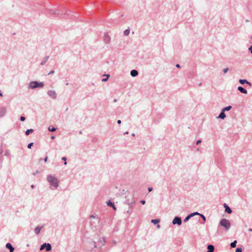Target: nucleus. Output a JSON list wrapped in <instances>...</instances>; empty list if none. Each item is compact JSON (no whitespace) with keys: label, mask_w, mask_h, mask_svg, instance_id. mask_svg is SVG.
I'll list each match as a JSON object with an SVG mask.
<instances>
[{"label":"nucleus","mask_w":252,"mask_h":252,"mask_svg":"<svg viewBox=\"0 0 252 252\" xmlns=\"http://www.w3.org/2000/svg\"><path fill=\"white\" fill-rule=\"evenodd\" d=\"M47 180L50 185L57 188L59 186V181L57 178L52 175H48Z\"/></svg>","instance_id":"nucleus-1"},{"label":"nucleus","mask_w":252,"mask_h":252,"mask_svg":"<svg viewBox=\"0 0 252 252\" xmlns=\"http://www.w3.org/2000/svg\"><path fill=\"white\" fill-rule=\"evenodd\" d=\"M44 86V84L42 82H38L37 81H32L30 82L29 85V88L31 89H35L36 88H41Z\"/></svg>","instance_id":"nucleus-2"},{"label":"nucleus","mask_w":252,"mask_h":252,"mask_svg":"<svg viewBox=\"0 0 252 252\" xmlns=\"http://www.w3.org/2000/svg\"><path fill=\"white\" fill-rule=\"evenodd\" d=\"M219 224L224 227L225 230L227 231L230 229L231 223L228 220L226 219H222L220 220Z\"/></svg>","instance_id":"nucleus-3"},{"label":"nucleus","mask_w":252,"mask_h":252,"mask_svg":"<svg viewBox=\"0 0 252 252\" xmlns=\"http://www.w3.org/2000/svg\"><path fill=\"white\" fill-rule=\"evenodd\" d=\"M44 249H45L47 252H49L52 249V246L50 243H44L42 244L40 247L39 250L42 251Z\"/></svg>","instance_id":"nucleus-4"},{"label":"nucleus","mask_w":252,"mask_h":252,"mask_svg":"<svg viewBox=\"0 0 252 252\" xmlns=\"http://www.w3.org/2000/svg\"><path fill=\"white\" fill-rule=\"evenodd\" d=\"M172 223L173 225L177 224L178 226H180L182 223L181 217L179 216H175L173 219Z\"/></svg>","instance_id":"nucleus-5"},{"label":"nucleus","mask_w":252,"mask_h":252,"mask_svg":"<svg viewBox=\"0 0 252 252\" xmlns=\"http://www.w3.org/2000/svg\"><path fill=\"white\" fill-rule=\"evenodd\" d=\"M125 203L128 205L129 207H131L134 204H135V201L132 197L131 198V199L126 198L125 201Z\"/></svg>","instance_id":"nucleus-6"},{"label":"nucleus","mask_w":252,"mask_h":252,"mask_svg":"<svg viewBox=\"0 0 252 252\" xmlns=\"http://www.w3.org/2000/svg\"><path fill=\"white\" fill-rule=\"evenodd\" d=\"M47 94L53 98V99H55L57 97V94L55 91L53 90H49L47 92Z\"/></svg>","instance_id":"nucleus-7"},{"label":"nucleus","mask_w":252,"mask_h":252,"mask_svg":"<svg viewBox=\"0 0 252 252\" xmlns=\"http://www.w3.org/2000/svg\"><path fill=\"white\" fill-rule=\"evenodd\" d=\"M223 207L224 208L225 213L229 214L232 213V211L231 208L228 205H227L226 203H224Z\"/></svg>","instance_id":"nucleus-8"},{"label":"nucleus","mask_w":252,"mask_h":252,"mask_svg":"<svg viewBox=\"0 0 252 252\" xmlns=\"http://www.w3.org/2000/svg\"><path fill=\"white\" fill-rule=\"evenodd\" d=\"M107 205L110 207H112L114 210H116V207L114 204V202L111 201L110 200L106 202Z\"/></svg>","instance_id":"nucleus-9"},{"label":"nucleus","mask_w":252,"mask_h":252,"mask_svg":"<svg viewBox=\"0 0 252 252\" xmlns=\"http://www.w3.org/2000/svg\"><path fill=\"white\" fill-rule=\"evenodd\" d=\"M239 83H240L242 85H244V84H246L249 85L250 86H252V83L251 82H250L249 81H248L246 79H240L239 80Z\"/></svg>","instance_id":"nucleus-10"},{"label":"nucleus","mask_w":252,"mask_h":252,"mask_svg":"<svg viewBox=\"0 0 252 252\" xmlns=\"http://www.w3.org/2000/svg\"><path fill=\"white\" fill-rule=\"evenodd\" d=\"M7 112V109L5 107H2L0 108V118H1L4 116Z\"/></svg>","instance_id":"nucleus-11"},{"label":"nucleus","mask_w":252,"mask_h":252,"mask_svg":"<svg viewBox=\"0 0 252 252\" xmlns=\"http://www.w3.org/2000/svg\"><path fill=\"white\" fill-rule=\"evenodd\" d=\"M5 247L6 249L9 250L10 252H13L14 251V248L10 243H6Z\"/></svg>","instance_id":"nucleus-12"},{"label":"nucleus","mask_w":252,"mask_h":252,"mask_svg":"<svg viewBox=\"0 0 252 252\" xmlns=\"http://www.w3.org/2000/svg\"><path fill=\"white\" fill-rule=\"evenodd\" d=\"M111 40L110 36L107 33H104V41L106 43L110 42Z\"/></svg>","instance_id":"nucleus-13"},{"label":"nucleus","mask_w":252,"mask_h":252,"mask_svg":"<svg viewBox=\"0 0 252 252\" xmlns=\"http://www.w3.org/2000/svg\"><path fill=\"white\" fill-rule=\"evenodd\" d=\"M237 89L240 92H241L242 94H248V91H247V90L242 86H238L237 88Z\"/></svg>","instance_id":"nucleus-14"},{"label":"nucleus","mask_w":252,"mask_h":252,"mask_svg":"<svg viewBox=\"0 0 252 252\" xmlns=\"http://www.w3.org/2000/svg\"><path fill=\"white\" fill-rule=\"evenodd\" d=\"M226 117V115L225 114V112L222 110H221V112L219 115L217 117L218 119H224Z\"/></svg>","instance_id":"nucleus-15"},{"label":"nucleus","mask_w":252,"mask_h":252,"mask_svg":"<svg viewBox=\"0 0 252 252\" xmlns=\"http://www.w3.org/2000/svg\"><path fill=\"white\" fill-rule=\"evenodd\" d=\"M43 227V226L42 225V226H39V225H38L37 226L35 229H34V232L36 234H39L41 229Z\"/></svg>","instance_id":"nucleus-16"},{"label":"nucleus","mask_w":252,"mask_h":252,"mask_svg":"<svg viewBox=\"0 0 252 252\" xmlns=\"http://www.w3.org/2000/svg\"><path fill=\"white\" fill-rule=\"evenodd\" d=\"M214 249H215V248L213 245H212V244L208 245L207 246V252H214Z\"/></svg>","instance_id":"nucleus-17"},{"label":"nucleus","mask_w":252,"mask_h":252,"mask_svg":"<svg viewBox=\"0 0 252 252\" xmlns=\"http://www.w3.org/2000/svg\"><path fill=\"white\" fill-rule=\"evenodd\" d=\"M138 72L136 69H132L130 71V75L132 77H136L138 75Z\"/></svg>","instance_id":"nucleus-18"},{"label":"nucleus","mask_w":252,"mask_h":252,"mask_svg":"<svg viewBox=\"0 0 252 252\" xmlns=\"http://www.w3.org/2000/svg\"><path fill=\"white\" fill-rule=\"evenodd\" d=\"M49 56H46L45 57H44V58L43 59L42 61L40 63V64L41 65H44L45 64V63L47 62V61H48V60L49 59Z\"/></svg>","instance_id":"nucleus-19"},{"label":"nucleus","mask_w":252,"mask_h":252,"mask_svg":"<svg viewBox=\"0 0 252 252\" xmlns=\"http://www.w3.org/2000/svg\"><path fill=\"white\" fill-rule=\"evenodd\" d=\"M159 222L160 219H153L151 220V222L155 225L158 224V223H159Z\"/></svg>","instance_id":"nucleus-20"},{"label":"nucleus","mask_w":252,"mask_h":252,"mask_svg":"<svg viewBox=\"0 0 252 252\" xmlns=\"http://www.w3.org/2000/svg\"><path fill=\"white\" fill-rule=\"evenodd\" d=\"M57 129L56 127H54L52 126H50L48 127V130L50 132H54Z\"/></svg>","instance_id":"nucleus-21"},{"label":"nucleus","mask_w":252,"mask_h":252,"mask_svg":"<svg viewBox=\"0 0 252 252\" xmlns=\"http://www.w3.org/2000/svg\"><path fill=\"white\" fill-rule=\"evenodd\" d=\"M99 243L100 244H101V245L100 246V247H101L102 246H104V244H105V240H104V238L103 237H101L99 239Z\"/></svg>","instance_id":"nucleus-22"},{"label":"nucleus","mask_w":252,"mask_h":252,"mask_svg":"<svg viewBox=\"0 0 252 252\" xmlns=\"http://www.w3.org/2000/svg\"><path fill=\"white\" fill-rule=\"evenodd\" d=\"M34 130L32 128L27 129L25 132V134L26 135H29L30 133H32Z\"/></svg>","instance_id":"nucleus-23"},{"label":"nucleus","mask_w":252,"mask_h":252,"mask_svg":"<svg viewBox=\"0 0 252 252\" xmlns=\"http://www.w3.org/2000/svg\"><path fill=\"white\" fill-rule=\"evenodd\" d=\"M237 241L236 240H234V241H233L232 242H231L230 243V247L231 248H235L236 247V244H237Z\"/></svg>","instance_id":"nucleus-24"},{"label":"nucleus","mask_w":252,"mask_h":252,"mask_svg":"<svg viewBox=\"0 0 252 252\" xmlns=\"http://www.w3.org/2000/svg\"><path fill=\"white\" fill-rule=\"evenodd\" d=\"M232 108V106H230V105H229V106H227L226 107H224L223 108H222V110L223 111H229Z\"/></svg>","instance_id":"nucleus-25"},{"label":"nucleus","mask_w":252,"mask_h":252,"mask_svg":"<svg viewBox=\"0 0 252 252\" xmlns=\"http://www.w3.org/2000/svg\"><path fill=\"white\" fill-rule=\"evenodd\" d=\"M130 33V30L129 29H127L124 31V34L125 35H128Z\"/></svg>","instance_id":"nucleus-26"},{"label":"nucleus","mask_w":252,"mask_h":252,"mask_svg":"<svg viewBox=\"0 0 252 252\" xmlns=\"http://www.w3.org/2000/svg\"><path fill=\"white\" fill-rule=\"evenodd\" d=\"M200 216L202 219V220H203L204 221L203 223H204L206 221V218L205 216L204 215L202 214H201L200 215Z\"/></svg>","instance_id":"nucleus-27"},{"label":"nucleus","mask_w":252,"mask_h":252,"mask_svg":"<svg viewBox=\"0 0 252 252\" xmlns=\"http://www.w3.org/2000/svg\"><path fill=\"white\" fill-rule=\"evenodd\" d=\"M242 248L241 247H238L236 248L235 252H242Z\"/></svg>","instance_id":"nucleus-28"},{"label":"nucleus","mask_w":252,"mask_h":252,"mask_svg":"<svg viewBox=\"0 0 252 252\" xmlns=\"http://www.w3.org/2000/svg\"><path fill=\"white\" fill-rule=\"evenodd\" d=\"M62 159L64 161V162L63 163L64 165H66L67 164V162H66L67 158H66L65 157H63L62 158Z\"/></svg>","instance_id":"nucleus-29"},{"label":"nucleus","mask_w":252,"mask_h":252,"mask_svg":"<svg viewBox=\"0 0 252 252\" xmlns=\"http://www.w3.org/2000/svg\"><path fill=\"white\" fill-rule=\"evenodd\" d=\"M34 143L33 142H31V143H30L28 145V148L29 149H31L32 148V147Z\"/></svg>","instance_id":"nucleus-30"},{"label":"nucleus","mask_w":252,"mask_h":252,"mask_svg":"<svg viewBox=\"0 0 252 252\" xmlns=\"http://www.w3.org/2000/svg\"><path fill=\"white\" fill-rule=\"evenodd\" d=\"M50 12L51 13H53L54 14H58L59 13H57V11H55V10H53V9H50Z\"/></svg>","instance_id":"nucleus-31"},{"label":"nucleus","mask_w":252,"mask_h":252,"mask_svg":"<svg viewBox=\"0 0 252 252\" xmlns=\"http://www.w3.org/2000/svg\"><path fill=\"white\" fill-rule=\"evenodd\" d=\"M5 156L7 157L10 156V154L8 150H6L5 152Z\"/></svg>","instance_id":"nucleus-32"},{"label":"nucleus","mask_w":252,"mask_h":252,"mask_svg":"<svg viewBox=\"0 0 252 252\" xmlns=\"http://www.w3.org/2000/svg\"><path fill=\"white\" fill-rule=\"evenodd\" d=\"M187 216H188V217L189 218V219H190V218H191L192 217H194V215H193V213H190V214H189Z\"/></svg>","instance_id":"nucleus-33"},{"label":"nucleus","mask_w":252,"mask_h":252,"mask_svg":"<svg viewBox=\"0 0 252 252\" xmlns=\"http://www.w3.org/2000/svg\"><path fill=\"white\" fill-rule=\"evenodd\" d=\"M187 216H188V217L189 218V219H190V218H191L192 217H194V215H193V213H190V214H189Z\"/></svg>","instance_id":"nucleus-34"},{"label":"nucleus","mask_w":252,"mask_h":252,"mask_svg":"<svg viewBox=\"0 0 252 252\" xmlns=\"http://www.w3.org/2000/svg\"><path fill=\"white\" fill-rule=\"evenodd\" d=\"M25 120H26V118H25V117H24V116H21V117H20V120L21 121L23 122V121H25Z\"/></svg>","instance_id":"nucleus-35"},{"label":"nucleus","mask_w":252,"mask_h":252,"mask_svg":"<svg viewBox=\"0 0 252 252\" xmlns=\"http://www.w3.org/2000/svg\"><path fill=\"white\" fill-rule=\"evenodd\" d=\"M189 220V218L188 216H187V217L184 219V220H183V221H184V222H187Z\"/></svg>","instance_id":"nucleus-36"},{"label":"nucleus","mask_w":252,"mask_h":252,"mask_svg":"<svg viewBox=\"0 0 252 252\" xmlns=\"http://www.w3.org/2000/svg\"><path fill=\"white\" fill-rule=\"evenodd\" d=\"M228 68L226 67L223 69V72L224 73H226L228 71Z\"/></svg>","instance_id":"nucleus-37"},{"label":"nucleus","mask_w":252,"mask_h":252,"mask_svg":"<svg viewBox=\"0 0 252 252\" xmlns=\"http://www.w3.org/2000/svg\"><path fill=\"white\" fill-rule=\"evenodd\" d=\"M193 213L194 216H195V215H199V216H200V215L201 214H200L199 213H198L197 212H194Z\"/></svg>","instance_id":"nucleus-38"},{"label":"nucleus","mask_w":252,"mask_h":252,"mask_svg":"<svg viewBox=\"0 0 252 252\" xmlns=\"http://www.w3.org/2000/svg\"><path fill=\"white\" fill-rule=\"evenodd\" d=\"M103 76H106V78L108 79V78L110 77V75L109 74H103Z\"/></svg>","instance_id":"nucleus-39"},{"label":"nucleus","mask_w":252,"mask_h":252,"mask_svg":"<svg viewBox=\"0 0 252 252\" xmlns=\"http://www.w3.org/2000/svg\"><path fill=\"white\" fill-rule=\"evenodd\" d=\"M140 203H141L142 204L144 205V204L146 203V201H145V200H141L140 201Z\"/></svg>","instance_id":"nucleus-40"},{"label":"nucleus","mask_w":252,"mask_h":252,"mask_svg":"<svg viewBox=\"0 0 252 252\" xmlns=\"http://www.w3.org/2000/svg\"><path fill=\"white\" fill-rule=\"evenodd\" d=\"M201 142V140H198L196 142V144L197 145H199L200 143Z\"/></svg>","instance_id":"nucleus-41"},{"label":"nucleus","mask_w":252,"mask_h":252,"mask_svg":"<svg viewBox=\"0 0 252 252\" xmlns=\"http://www.w3.org/2000/svg\"><path fill=\"white\" fill-rule=\"evenodd\" d=\"M249 50L251 52L252 54V45L249 48Z\"/></svg>","instance_id":"nucleus-42"},{"label":"nucleus","mask_w":252,"mask_h":252,"mask_svg":"<svg viewBox=\"0 0 252 252\" xmlns=\"http://www.w3.org/2000/svg\"><path fill=\"white\" fill-rule=\"evenodd\" d=\"M54 72H55V71L54 70H52L51 71H50L49 72V73H48V75L52 74L54 73Z\"/></svg>","instance_id":"nucleus-43"},{"label":"nucleus","mask_w":252,"mask_h":252,"mask_svg":"<svg viewBox=\"0 0 252 252\" xmlns=\"http://www.w3.org/2000/svg\"><path fill=\"white\" fill-rule=\"evenodd\" d=\"M148 189L149 192H151V191H152L153 190V188L152 187H149Z\"/></svg>","instance_id":"nucleus-44"},{"label":"nucleus","mask_w":252,"mask_h":252,"mask_svg":"<svg viewBox=\"0 0 252 252\" xmlns=\"http://www.w3.org/2000/svg\"><path fill=\"white\" fill-rule=\"evenodd\" d=\"M93 245H94V248H96V244H95V242L94 241H93L92 242Z\"/></svg>","instance_id":"nucleus-45"},{"label":"nucleus","mask_w":252,"mask_h":252,"mask_svg":"<svg viewBox=\"0 0 252 252\" xmlns=\"http://www.w3.org/2000/svg\"><path fill=\"white\" fill-rule=\"evenodd\" d=\"M48 156H46L44 158V161L45 162H47V160H48Z\"/></svg>","instance_id":"nucleus-46"},{"label":"nucleus","mask_w":252,"mask_h":252,"mask_svg":"<svg viewBox=\"0 0 252 252\" xmlns=\"http://www.w3.org/2000/svg\"><path fill=\"white\" fill-rule=\"evenodd\" d=\"M108 80V79L106 77L102 79V82H106Z\"/></svg>","instance_id":"nucleus-47"},{"label":"nucleus","mask_w":252,"mask_h":252,"mask_svg":"<svg viewBox=\"0 0 252 252\" xmlns=\"http://www.w3.org/2000/svg\"><path fill=\"white\" fill-rule=\"evenodd\" d=\"M121 123H122V122H121V121L120 120H118L117 121V123H118V124H121Z\"/></svg>","instance_id":"nucleus-48"},{"label":"nucleus","mask_w":252,"mask_h":252,"mask_svg":"<svg viewBox=\"0 0 252 252\" xmlns=\"http://www.w3.org/2000/svg\"><path fill=\"white\" fill-rule=\"evenodd\" d=\"M38 172V171L36 170L35 172L33 173V175L35 176Z\"/></svg>","instance_id":"nucleus-49"},{"label":"nucleus","mask_w":252,"mask_h":252,"mask_svg":"<svg viewBox=\"0 0 252 252\" xmlns=\"http://www.w3.org/2000/svg\"><path fill=\"white\" fill-rule=\"evenodd\" d=\"M176 66L178 68H180V65L179 64H177L176 65Z\"/></svg>","instance_id":"nucleus-50"},{"label":"nucleus","mask_w":252,"mask_h":252,"mask_svg":"<svg viewBox=\"0 0 252 252\" xmlns=\"http://www.w3.org/2000/svg\"><path fill=\"white\" fill-rule=\"evenodd\" d=\"M157 227L158 228H159L160 227V225L159 224V223H158V224H157Z\"/></svg>","instance_id":"nucleus-51"},{"label":"nucleus","mask_w":252,"mask_h":252,"mask_svg":"<svg viewBox=\"0 0 252 252\" xmlns=\"http://www.w3.org/2000/svg\"><path fill=\"white\" fill-rule=\"evenodd\" d=\"M3 94H2V93H1V91L0 90V96H2Z\"/></svg>","instance_id":"nucleus-52"},{"label":"nucleus","mask_w":252,"mask_h":252,"mask_svg":"<svg viewBox=\"0 0 252 252\" xmlns=\"http://www.w3.org/2000/svg\"><path fill=\"white\" fill-rule=\"evenodd\" d=\"M51 138V139H54L55 138V137L54 136H52Z\"/></svg>","instance_id":"nucleus-53"},{"label":"nucleus","mask_w":252,"mask_h":252,"mask_svg":"<svg viewBox=\"0 0 252 252\" xmlns=\"http://www.w3.org/2000/svg\"><path fill=\"white\" fill-rule=\"evenodd\" d=\"M248 230L249 231L252 232V228H249Z\"/></svg>","instance_id":"nucleus-54"},{"label":"nucleus","mask_w":252,"mask_h":252,"mask_svg":"<svg viewBox=\"0 0 252 252\" xmlns=\"http://www.w3.org/2000/svg\"><path fill=\"white\" fill-rule=\"evenodd\" d=\"M31 188L33 189L34 188V186L33 185H31Z\"/></svg>","instance_id":"nucleus-55"},{"label":"nucleus","mask_w":252,"mask_h":252,"mask_svg":"<svg viewBox=\"0 0 252 252\" xmlns=\"http://www.w3.org/2000/svg\"><path fill=\"white\" fill-rule=\"evenodd\" d=\"M114 102H117V99H114Z\"/></svg>","instance_id":"nucleus-56"},{"label":"nucleus","mask_w":252,"mask_h":252,"mask_svg":"<svg viewBox=\"0 0 252 252\" xmlns=\"http://www.w3.org/2000/svg\"><path fill=\"white\" fill-rule=\"evenodd\" d=\"M128 131H126V132H125V133H124V134H128Z\"/></svg>","instance_id":"nucleus-57"},{"label":"nucleus","mask_w":252,"mask_h":252,"mask_svg":"<svg viewBox=\"0 0 252 252\" xmlns=\"http://www.w3.org/2000/svg\"><path fill=\"white\" fill-rule=\"evenodd\" d=\"M132 135L133 136H135V134H134V133H132Z\"/></svg>","instance_id":"nucleus-58"},{"label":"nucleus","mask_w":252,"mask_h":252,"mask_svg":"<svg viewBox=\"0 0 252 252\" xmlns=\"http://www.w3.org/2000/svg\"><path fill=\"white\" fill-rule=\"evenodd\" d=\"M82 131H79V133H80V134H82Z\"/></svg>","instance_id":"nucleus-59"},{"label":"nucleus","mask_w":252,"mask_h":252,"mask_svg":"<svg viewBox=\"0 0 252 252\" xmlns=\"http://www.w3.org/2000/svg\"><path fill=\"white\" fill-rule=\"evenodd\" d=\"M42 160V158H40V159H39V161H41Z\"/></svg>","instance_id":"nucleus-60"},{"label":"nucleus","mask_w":252,"mask_h":252,"mask_svg":"<svg viewBox=\"0 0 252 252\" xmlns=\"http://www.w3.org/2000/svg\"><path fill=\"white\" fill-rule=\"evenodd\" d=\"M127 213H129V210L127 211Z\"/></svg>","instance_id":"nucleus-61"},{"label":"nucleus","mask_w":252,"mask_h":252,"mask_svg":"<svg viewBox=\"0 0 252 252\" xmlns=\"http://www.w3.org/2000/svg\"><path fill=\"white\" fill-rule=\"evenodd\" d=\"M29 246H30V245H29V244H27V247H29Z\"/></svg>","instance_id":"nucleus-62"},{"label":"nucleus","mask_w":252,"mask_h":252,"mask_svg":"<svg viewBox=\"0 0 252 252\" xmlns=\"http://www.w3.org/2000/svg\"><path fill=\"white\" fill-rule=\"evenodd\" d=\"M66 85H68V83H66Z\"/></svg>","instance_id":"nucleus-63"},{"label":"nucleus","mask_w":252,"mask_h":252,"mask_svg":"<svg viewBox=\"0 0 252 252\" xmlns=\"http://www.w3.org/2000/svg\"><path fill=\"white\" fill-rule=\"evenodd\" d=\"M251 39H252V36H251Z\"/></svg>","instance_id":"nucleus-64"}]
</instances>
